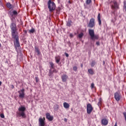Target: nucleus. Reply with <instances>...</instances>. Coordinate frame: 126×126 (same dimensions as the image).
<instances>
[{"label": "nucleus", "instance_id": "1", "mask_svg": "<svg viewBox=\"0 0 126 126\" xmlns=\"http://www.w3.org/2000/svg\"><path fill=\"white\" fill-rule=\"evenodd\" d=\"M10 29H11V33L12 36H17L18 34V32H17V27H16V23H12L10 25Z\"/></svg>", "mask_w": 126, "mask_h": 126}, {"label": "nucleus", "instance_id": "2", "mask_svg": "<svg viewBox=\"0 0 126 126\" xmlns=\"http://www.w3.org/2000/svg\"><path fill=\"white\" fill-rule=\"evenodd\" d=\"M26 108L24 106H21L18 108L19 112H17V117H22L23 119L26 118V114H25V110Z\"/></svg>", "mask_w": 126, "mask_h": 126}, {"label": "nucleus", "instance_id": "3", "mask_svg": "<svg viewBox=\"0 0 126 126\" xmlns=\"http://www.w3.org/2000/svg\"><path fill=\"white\" fill-rule=\"evenodd\" d=\"M48 7L50 12H52L56 9V4L52 0H49L47 3Z\"/></svg>", "mask_w": 126, "mask_h": 126}, {"label": "nucleus", "instance_id": "4", "mask_svg": "<svg viewBox=\"0 0 126 126\" xmlns=\"http://www.w3.org/2000/svg\"><path fill=\"white\" fill-rule=\"evenodd\" d=\"M89 34L91 37V39L93 41H95V40H98L99 39V35H95L94 33V30L89 29Z\"/></svg>", "mask_w": 126, "mask_h": 126}, {"label": "nucleus", "instance_id": "5", "mask_svg": "<svg viewBox=\"0 0 126 126\" xmlns=\"http://www.w3.org/2000/svg\"><path fill=\"white\" fill-rule=\"evenodd\" d=\"M13 39H14L15 41H14V45L16 48H19L20 47V43H19V36L14 35V36H12Z\"/></svg>", "mask_w": 126, "mask_h": 126}, {"label": "nucleus", "instance_id": "6", "mask_svg": "<svg viewBox=\"0 0 126 126\" xmlns=\"http://www.w3.org/2000/svg\"><path fill=\"white\" fill-rule=\"evenodd\" d=\"M111 9L115 10H117L120 9V6H119V4L116 0H113L111 2Z\"/></svg>", "mask_w": 126, "mask_h": 126}, {"label": "nucleus", "instance_id": "7", "mask_svg": "<svg viewBox=\"0 0 126 126\" xmlns=\"http://www.w3.org/2000/svg\"><path fill=\"white\" fill-rule=\"evenodd\" d=\"M114 99H115L117 102H119V101H120L121 99H122V94H121V93L118 92H116L114 94Z\"/></svg>", "mask_w": 126, "mask_h": 126}, {"label": "nucleus", "instance_id": "8", "mask_svg": "<svg viewBox=\"0 0 126 126\" xmlns=\"http://www.w3.org/2000/svg\"><path fill=\"white\" fill-rule=\"evenodd\" d=\"M95 27V19L91 18L90 20L89 23L88 25V27L90 28H93V27Z\"/></svg>", "mask_w": 126, "mask_h": 126}, {"label": "nucleus", "instance_id": "9", "mask_svg": "<svg viewBox=\"0 0 126 126\" xmlns=\"http://www.w3.org/2000/svg\"><path fill=\"white\" fill-rule=\"evenodd\" d=\"M92 111H93V107L92 105L90 103H88L87 105V114H90L92 113Z\"/></svg>", "mask_w": 126, "mask_h": 126}, {"label": "nucleus", "instance_id": "10", "mask_svg": "<svg viewBox=\"0 0 126 126\" xmlns=\"http://www.w3.org/2000/svg\"><path fill=\"white\" fill-rule=\"evenodd\" d=\"M38 125L39 126H45V117L43 118H39L38 120Z\"/></svg>", "mask_w": 126, "mask_h": 126}, {"label": "nucleus", "instance_id": "11", "mask_svg": "<svg viewBox=\"0 0 126 126\" xmlns=\"http://www.w3.org/2000/svg\"><path fill=\"white\" fill-rule=\"evenodd\" d=\"M24 91H25V90L24 89H22L18 92V93L19 94V96L20 98H24V96L25 95Z\"/></svg>", "mask_w": 126, "mask_h": 126}, {"label": "nucleus", "instance_id": "12", "mask_svg": "<svg viewBox=\"0 0 126 126\" xmlns=\"http://www.w3.org/2000/svg\"><path fill=\"white\" fill-rule=\"evenodd\" d=\"M46 119L48 120L50 122H52L53 120H54V117L53 116H51V114H50L49 113H47L46 114Z\"/></svg>", "mask_w": 126, "mask_h": 126}, {"label": "nucleus", "instance_id": "13", "mask_svg": "<svg viewBox=\"0 0 126 126\" xmlns=\"http://www.w3.org/2000/svg\"><path fill=\"white\" fill-rule=\"evenodd\" d=\"M61 78L63 82H66V80H67V78H68V76L66 74H63Z\"/></svg>", "mask_w": 126, "mask_h": 126}, {"label": "nucleus", "instance_id": "14", "mask_svg": "<svg viewBox=\"0 0 126 126\" xmlns=\"http://www.w3.org/2000/svg\"><path fill=\"white\" fill-rule=\"evenodd\" d=\"M108 120L106 118H103L101 120V125L102 126H107L108 125Z\"/></svg>", "mask_w": 126, "mask_h": 126}, {"label": "nucleus", "instance_id": "15", "mask_svg": "<svg viewBox=\"0 0 126 126\" xmlns=\"http://www.w3.org/2000/svg\"><path fill=\"white\" fill-rule=\"evenodd\" d=\"M97 20L99 25H101V24H102V21H101V14L100 13L98 14Z\"/></svg>", "mask_w": 126, "mask_h": 126}, {"label": "nucleus", "instance_id": "16", "mask_svg": "<svg viewBox=\"0 0 126 126\" xmlns=\"http://www.w3.org/2000/svg\"><path fill=\"white\" fill-rule=\"evenodd\" d=\"M55 62L56 63H59L60 62H61V56H57L55 57Z\"/></svg>", "mask_w": 126, "mask_h": 126}, {"label": "nucleus", "instance_id": "17", "mask_svg": "<svg viewBox=\"0 0 126 126\" xmlns=\"http://www.w3.org/2000/svg\"><path fill=\"white\" fill-rule=\"evenodd\" d=\"M7 7H8V8H9L10 9H12V8H13V6L10 4V2H7L6 4Z\"/></svg>", "mask_w": 126, "mask_h": 126}, {"label": "nucleus", "instance_id": "18", "mask_svg": "<svg viewBox=\"0 0 126 126\" xmlns=\"http://www.w3.org/2000/svg\"><path fill=\"white\" fill-rule=\"evenodd\" d=\"M63 105L65 109H68L69 108V104L67 102H64Z\"/></svg>", "mask_w": 126, "mask_h": 126}, {"label": "nucleus", "instance_id": "19", "mask_svg": "<svg viewBox=\"0 0 126 126\" xmlns=\"http://www.w3.org/2000/svg\"><path fill=\"white\" fill-rule=\"evenodd\" d=\"M35 32V29L32 28L31 30H29V34H33Z\"/></svg>", "mask_w": 126, "mask_h": 126}, {"label": "nucleus", "instance_id": "20", "mask_svg": "<svg viewBox=\"0 0 126 126\" xmlns=\"http://www.w3.org/2000/svg\"><path fill=\"white\" fill-rule=\"evenodd\" d=\"M34 49H35V52L37 53L38 55L41 54V52L40 51V50H39V48L37 46H35Z\"/></svg>", "mask_w": 126, "mask_h": 126}, {"label": "nucleus", "instance_id": "21", "mask_svg": "<svg viewBox=\"0 0 126 126\" xmlns=\"http://www.w3.org/2000/svg\"><path fill=\"white\" fill-rule=\"evenodd\" d=\"M88 72L90 74H91V75H93V74H94V71L93 70V69H89Z\"/></svg>", "mask_w": 126, "mask_h": 126}, {"label": "nucleus", "instance_id": "22", "mask_svg": "<svg viewBox=\"0 0 126 126\" xmlns=\"http://www.w3.org/2000/svg\"><path fill=\"white\" fill-rule=\"evenodd\" d=\"M71 23H72V21H71V20H68L67 22V24L66 25L67 26H68V27H70V26H71Z\"/></svg>", "mask_w": 126, "mask_h": 126}, {"label": "nucleus", "instance_id": "23", "mask_svg": "<svg viewBox=\"0 0 126 126\" xmlns=\"http://www.w3.org/2000/svg\"><path fill=\"white\" fill-rule=\"evenodd\" d=\"M50 65V67H51V68H52L53 69H55V65L54 64V63L53 62H50L49 63Z\"/></svg>", "mask_w": 126, "mask_h": 126}, {"label": "nucleus", "instance_id": "24", "mask_svg": "<svg viewBox=\"0 0 126 126\" xmlns=\"http://www.w3.org/2000/svg\"><path fill=\"white\" fill-rule=\"evenodd\" d=\"M53 73H53V71L52 70V69H50L49 71V74H48L49 76H51Z\"/></svg>", "mask_w": 126, "mask_h": 126}, {"label": "nucleus", "instance_id": "25", "mask_svg": "<svg viewBox=\"0 0 126 126\" xmlns=\"http://www.w3.org/2000/svg\"><path fill=\"white\" fill-rule=\"evenodd\" d=\"M92 2V0H87L86 4L89 5Z\"/></svg>", "mask_w": 126, "mask_h": 126}, {"label": "nucleus", "instance_id": "26", "mask_svg": "<svg viewBox=\"0 0 126 126\" xmlns=\"http://www.w3.org/2000/svg\"><path fill=\"white\" fill-rule=\"evenodd\" d=\"M124 9L126 11V1H124Z\"/></svg>", "mask_w": 126, "mask_h": 126}, {"label": "nucleus", "instance_id": "27", "mask_svg": "<svg viewBox=\"0 0 126 126\" xmlns=\"http://www.w3.org/2000/svg\"><path fill=\"white\" fill-rule=\"evenodd\" d=\"M95 61H92L91 63V66L92 67L94 66L95 65Z\"/></svg>", "mask_w": 126, "mask_h": 126}, {"label": "nucleus", "instance_id": "28", "mask_svg": "<svg viewBox=\"0 0 126 126\" xmlns=\"http://www.w3.org/2000/svg\"><path fill=\"white\" fill-rule=\"evenodd\" d=\"M73 70H74V71H77V67H76V66H73Z\"/></svg>", "mask_w": 126, "mask_h": 126}, {"label": "nucleus", "instance_id": "29", "mask_svg": "<svg viewBox=\"0 0 126 126\" xmlns=\"http://www.w3.org/2000/svg\"><path fill=\"white\" fill-rule=\"evenodd\" d=\"M52 71L53 73H58V72H59V71H58L57 69H54V70Z\"/></svg>", "mask_w": 126, "mask_h": 126}, {"label": "nucleus", "instance_id": "30", "mask_svg": "<svg viewBox=\"0 0 126 126\" xmlns=\"http://www.w3.org/2000/svg\"><path fill=\"white\" fill-rule=\"evenodd\" d=\"M79 38H81L82 37H83V33L81 32V33L78 34Z\"/></svg>", "mask_w": 126, "mask_h": 126}, {"label": "nucleus", "instance_id": "31", "mask_svg": "<svg viewBox=\"0 0 126 126\" xmlns=\"http://www.w3.org/2000/svg\"><path fill=\"white\" fill-rule=\"evenodd\" d=\"M35 82L36 83L39 82V78L38 77H35Z\"/></svg>", "mask_w": 126, "mask_h": 126}, {"label": "nucleus", "instance_id": "32", "mask_svg": "<svg viewBox=\"0 0 126 126\" xmlns=\"http://www.w3.org/2000/svg\"><path fill=\"white\" fill-rule=\"evenodd\" d=\"M13 14H14V15H17L18 14L17 11H16V10H14L13 11Z\"/></svg>", "mask_w": 126, "mask_h": 126}, {"label": "nucleus", "instance_id": "33", "mask_svg": "<svg viewBox=\"0 0 126 126\" xmlns=\"http://www.w3.org/2000/svg\"><path fill=\"white\" fill-rule=\"evenodd\" d=\"M0 118H1L2 119H4V115L3 114H1L0 115Z\"/></svg>", "mask_w": 126, "mask_h": 126}, {"label": "nucleus", "instance_id": "34", "mask_svg": "<svg viewBox=\"0 0 126 126\" xmlns=\"http://www.w3.org/2000/svg\"><path fill=\"white\" fill-rule=\"evenodd\" d=\"M111 13L112 14H114V15H116V10H114V11H111Z\"/></svg>", "mask_w": 126, "mask_h": 126}, {"label": "nucleus", "instance_id": "35", "mask_svg": "<svg viewBox=\"0 0 126 126\" xmlns=\"http://www.w3.org/2000/svg\"><path fill=\"white\" fill-rule=\"evenodd\" d=\"M94 86H95V85L94 84V83H92L91 84V88L93 89V88H94Z\"/></svg>", "mask_w": 126, "mask_h": 126}, {"label": "nucleus", "instance_id": "36", "mask_svg": "<svg viewBox=\"0 0 126 126\" xmlns=\"http://www.w3.org/2000/svg\"><path fill=\"white\" fill-rule=\"evenodd\" d=\"M101 100H99V101L98 102V103H97V105H98V106H99V107H100V106H101Z\"/></svg>", "mask_w": 126, "mask_h": 126}, {"label": "nucleus", "instance_id": "37", "mask_svg": "<svg viewBox=\"0 0 126 126\" xmlns=\"http://www.w3.org/2000/svg\"><path fill=\"white\" fill-rule=\"evenodd\" d=\"M96 45H97V46H100V42L97 41L96 42Z\"/></svg>", "mask_w": 126, "mask_h": 126}, {"label": "nucleus", "instance_id": "38", "mask_svg": "<svg viewBox=\"0 0 126 126\" xmlns=\"http://www.w3.org/2000/svg\"><path fill=\"white\" fill-rule=\"evenodd\" d=\"M65 56L66 57V58H68V54L66 53H65Z\"/></svg>", "mask_w": 126, "mask_h": 126}, {"label": "nucleus", "instance_id": "39", "mask_svg": "<svg viewBox=\"0 0 126 126\" xmlns=\"http://www.w3.org/2000/svg\"><path fill=\"white\" fill-rule=\"evenodd\" d=\"M69 36L70 37V38H72V37H73V34L72 33H70Z\"/></svg>", "mask_w": 126, "mask_h": 126}, {"label": "nucleus", "instance_id": "40", "mask_svg": "<svg viewBox=\"0 0 126 126\" xmlns=\"http://www.w3.org/2000/svg\"><path fill=\"white\" fill-rule=\"evenodd\" d=\"M64 122H65V123H66L67 122V119L66 118H64Z\"/></svg>", "mask_w": 126, "mask_h": 126}, {"label": "nucleus", "instance_id": "41", "mask_svg": "<svg viewBox=\"0 0 126 126\" xmlns=\"http://www.w3.org/2000/svg\"><path fill=\"white\" fill-rule=\"evenodd\" d=\"M11 87L12 89H13V88H14V86H13V85H11Z\"/></svg>", "mask_w": 126, "mask_h": 126}, {"label": "nucleus", "instance_id": "42", "mask_svg": "<svg viewBox=\"0 0 126 126\" xmlns=\"http://www.w3.org/2000/svg\"><path fill=\"white\" fill-rule=\"evenodd\" d=\"M24 32L25 34H27V31H24Z\"/></svg>", "mask_w": 126, "mask_h": 126}, {"label": "nucleus", "instance_id": "43", "mask_svg": "<svg viewBox=\"0 0 126 126\" xmlns=\"http://www.w3.org/2000/svg\"><path fill=\"white\" fill-rule=\"evenodd\" d=\"M81 67H82V68L83 67V64H81Z\"/></svg>", "mask_w": 126, "mask_h": 126}, {"label": "nucleus", "instance_id": "44", "mask_svg": "<svg viewBox=\"0 0 126 126\" xmlns=\"http://www.w3.org/2000/svg\"><path fill=\"white\" fill-rule=\"evenodd\" d=\"M0 48H1V44L0 43Z\"/></svg>", "mask_w": 126, "mask_h": 126}, {"label": "nucleus", "instance_id": "45", "mask_svg": "<svg viewBox=\"0 0 126 126\" xmlns=\"http://www.w3.org/2000/svg\"><path fill=\"white\" fill-rule=\"evenodd\" d=\"M0 85H1V81H0Z\"/></svg>", "mask_w": 126, "mask_h": 126}, {"label": "nucleus", "instance_id": "46", "mask_svg": "<svg viewBox=\"0 0 126 126\" xmlns=\"http://www.w3.org/2000/svg\"><path fill=\"white\" fill-rule=\"evenodd\" d=\"M69 3H70V1H69Z\"/></svg>", "mask_w": 126, "mask_h": 126}, {"label": "nucleus", "instance_id": "47", "mask_svg": "<svg viewBox=\"0 0 126 126\" xmlns=\"http://www.w3.org/2000/svg\"><path fill=\"white\" fill-rule=\"evenodd\" d=\"M20 31H21V30H20Z\"/></svg>", "mask_w": 126, "mask_h": 126}, {"label": "nucleus", "instance_id": "48", "mask_svg": "<svg viewBox=\"0 0 126 126\" xmlns=\"http://www.w3.org/2000/svg\"><path fill=\"white\" fill-rule=\"evenodd\" d=\"M20 31H21V30H20Z\"/></svg>", "mask_w": 126, "mask_h": 126}, {"label": "nucleus", "instance_id": "49", "mask_svg": "<svg viewBox=\"0 0 126 126\" xmlns=\"http://www.w3.org/2000/svg\"><path fill=\"white\" fill-rule=\"evenodd\" d=\"M20 31H21V30H20Z\"/></svg>", "mask_w": 126, "mask_h": 126}]
</instances>
